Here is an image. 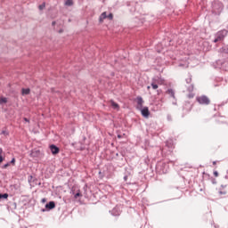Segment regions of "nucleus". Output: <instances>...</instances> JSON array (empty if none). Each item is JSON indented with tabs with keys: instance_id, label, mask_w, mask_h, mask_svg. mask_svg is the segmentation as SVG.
Here are the masks:
<instances>
[{
	"instance_id": "19",
	"label": "nucleus",
	"mask_w": 228,
	"mask_h": 228,
	"mask_svg": "<svg viewBox=\"0 0 228 228\" xmlns=\"http://www.w3.org/2000/svg\"><path fill=\"white\" fill-rule=\"evenodd\" d=\"M8 102V99L6 97L0 98V104H6Z\"/></svg>"
},
{
	"instance_id": "23",
	"label": "nucleus",
	"mask_w": 228,
	"mask_h": 228,
	"mask_svg": "<svg viewBox=\"0 0 228 228\" xmlns=\"http://www.w3.org/2000/svg\"><path fill=\"white\" fill-rule=\"evenodd\" d=\"M107 19L109 20H113V13H110L109 15H107Z\"/></svg>"
},
{
	"instance_id": "33",
	"label": "nucleus",
	"mask_w": 228,
	"mask_h": 228,
	"mask_svg": "<svg viewBox=\"0 0 228 228\" xmlns=\"http://www.w3.org/2000/svg\"><path fill=\"white\" fill-rule=\"evenodd\" d=\"M25 122H29V119H28L27 118H24Z\"/></svg>"
},
{
	"instance_id": "31",
	"label": "nucleus",
	"mask_w": 228,
	"mask_h": 228,
	"mask_svg": "<svg viewBox=\"0 0 228 228\" xmlns=\"http://www.w3.org/2000/svg\"><path fill=\"white\" fill-rule=\"evenodd\" d=\"M43 203H45V202H47V200L45 199V198H44V199H42V200H41Z\"/></svg>"
},
{
	"instance_id": "13",
	"label": "nucleus",
	"mask_w": 228,
	"mask_h": 228,
	"mask_svg": "<svg viewBox=\"0 0 228 228\" xmlns=\"http://www.w3.org/2000/svg\"><path fill=\"white\" fill-rule=\"evenodd\" d=\"M30 93H31V90L29 88H22L21 89L22 95H29Z\"/></svg>"
},
{
	"instance_id": "11",
	"label": "nucleus",
	"mask_w": 228,
	"mask_h": 228,
	"mask_svg": "<svg viewBox=\"0 0 228 228\" xmlns=\"http://www.w3.org/2000/svg\"><path fill=\"white\" fill-rule=\"evenodd\" d=\"M223 54H228V45H224L222 48L219 49Z\"/></svg>"
},
{
	"instance_id": "17",
	"label": "nucleus",
	"mask_w": 228,
	"mask_h": 228,
	"mask_svg": "<svg viewBox=\"0 0 228 228\" xmlns=\"http://www.w3.org/2000/svg\"><path fill=\"white\" fill-rule=\"evenodd\" d=\"M65 6H74V0H66Z\"/></svg>"
},
{
	"instance_id": "36",
	"label": "nucleus",
	"mask_w": 228,
	"mask_h": 228,
	"mask_svg": "<svg viewBox=\"0 0 228 228\" xmlns=\"http://www.w3.org/2000/svg\"><path fill=\"white\" fill-rule=\"evenodd\" d=\"M118 138H122V136L121 135H118Z\"/></svg>"
},
{
	"instance_id": "16",
	"label": "nucleus",
	"mask_w": 228,
	"mask_h": 228,
	"mask_svg": "<svg viewBox=\"0 0 228 228\" xmlns=\"http://www.w3.org/2000/svg\"><path fill=\"white\" fill-rule=\"evenodd\" d=\"M8 200V193H4V194L0 193V202L1 200Z\"/></svg>"
},
{
	"instance_id": "20",
	"label": "nucleus",
	"mask_w": 228,
	"mask_h": 228,
	"mask_svg": "<svg viewBox=\"0 0 228 228\" xmlns=\"http://www.w3.org/2000/svg\"><path fill=\"white\" fill-rule=\"evenodd\" d=\"M187 85H190L191 83V75H189V77L185 79Z\"/></svg>"
},
{
	"instance_id": "5",
	"label": "nucleus",
	"mask_w": 228,
	"mask_h": 228,
	"mask_svg": "<svg viewBox=\"0 0 228 228\" xmlns=\"http://www.w3.org/2000/svg\"><path fill=\"white\" fill-rule=\"evenodd\" d=\"M139 111H141V114L144 118H149V116L151 115V111H149V107H142L141 109H138Z\"/></svg>"
},
{
	"instance_id": "10",
	"label": "nucleus",
	"mask_w": 228,
	"mask_h": 228,
	"mask_svg": "<svg viewBox=\"0 0 228 228\" xmlns=\"http://www.w3.org/2000/svg\"><path fill=\"white\" fill-rule=\"evenodd\" d=\"M50 150L52 154H58L60 152V148H58V146L54 145V144H51L50 145Z\"/></svg>"
},
{
	"instance_id": "9",
	"label": "nucleus",
	"mask_w": 228,
	"mask_h": 228,
	"mask_svg": "<svg viewBox=\"0 0 228 228\" xmlns=\"http://www.w3.org/2000/svg\"><path fill=\"white\" fill-rule=\"evenodd\" d=\"M193 85L191 84L187 87V90L190 92V94H188L189 99H193V97H195V94L191 93L193 92Z\"/></svg>"
},
{
	"instance_id": "35",
	"label": "nucleus",
	"mask_w": 228,
	"mask_h": 228,
	"mask_svg": "<svg viewBox=\"0 0 228 228\" xmlns=\"http://www.w3.org/2000/svg\"><path fill=\"white\" fill-rule=\"evenodd\" d=\"M147 90H151V86H147Z\"/></svg>"
},
{
	"instance_id": "22",
	"label": "nucleus",
	"mask_w": 228,
	"mask_h": 228,
	"mask_svg": "<svg viewBox=\"0 0 228 228\" xmlns=\"http://www.w3.org/2000/svg\"><path fill=\"white\" fill-rule=\"evenodd\" d=\"M44 8H45V3H43L38 6L39 10H44Z\"/></svg>"
},
{
	"instance_id": "15",
	"label": "nucleus",
	"mask_w": 228,
	"mask_h": 228,
	"mask_svg": "<svg viewBox=\"0 0 228 228\" xmlns=\"http://www.w3.org/2000/svg\"><path fill=\"white\" fill-rule=\"evenodd\" d=\"M72 195H74V199H77L78 197H83L79 191L77 193H74V190L71 191Z\"/></svg>"
},
{
	"instance_id": "37",
	"label": "nucleus",
	"mask_w": 228,
	"mask_h": 228,
	"mask_svg": "<svg viewBox=\"0 0 228 228\" xmlns=\"http://www.w3.org/2000/svg\"><path fill=\"white\" fill-rule=\"evenodd\" d=\"M157 92H158V94H159L160 90H158Z\"/></svg>"
},
{
	"instance_id": "1",
	"label": "nucleus",
	"mask_w": 228,
	"mask_h": 228,
	"mask_svg": "<svg viewBox=\"0 0 228 228\" xmlns=\"http://www.w3.org/2000/svg\"><path fill=\"white\" fill-rule=\"evenodd\" d=\"M224 12V4L220 1L212 2V13L214 15H220Z\"/></svg>"
},
{
	"instance_id": "7",
	"label": "nucleus",
	"mask_w": 228,
	"mask_h": 228,
	"mask_svg": "<svg viewBox=\"0 0 228 228\" xmlns=\"http://www.w3.org/2000/svg\"><path fill=\"white\" fill-rule=\"evenodd\" d=\"M112 216H120V208L118 207H115L111 211H110Z\"/></svg>"
},
{
	"instance_id": "27",
	"label": "nucleus",
	"mask_w": 228,
	"mask_h": 228,
	"mask_svg": "<svg viewBox=\"0 0 228 228\" xmlns=\"http://www.w3.org/2000/svg\"><path fill=\"white\" fill-rule=\"evenodd\" d=\"M2 134L8 135V132H7L6 130H3V131H2Z\"/></svg>"
},
{
	"instance_id": "18",
	"label": "nucleus",
	"mask_w": 228,
	"mask_h": 228,
	"mask_svg": "<svg viewBox=\"0 0 228 228\" xmlns=\"http://www.w3.org/2000/svg\"><path fill=\"white\" fill-rule=\"evenodd\" d=\"M167 94H169L170 97L175 99V93L173 91V89H168Z\"/></svg>"
},
{
	"instance_id": "14",
	"label": "nucleus",
	"mask_w": 228,
	"mask_h": 228,
	"mask_svg": "<svg viewBox=\"0 0 228 228\" xmlns=\"http://www.w3.org/2000/svg\"><path fill=\"white\" fill-rule=\"evenodd\" d=\"M104 19H108V14L106 13V12H102V13L100 15L99 21H100V22H102V20H104Z\"/></svg>"
},
{
	"instance_id": "6",
	"label": "nucleus",
	"mask_w": 228,
	"mask_h": 228,
	"mask_svg": "<svg viewBox=\"0 0 228 228\" xmlns=\"http://www.w3.org/2000/svg\"><path fill=\"white\" fill-rule=\"evenodd\" d=\"M136 102H137V110H142V108H143V98H142V96H137Z\"/></svg>"
},
{
	"instance_id": "3",
	"label": "nucleus",
	"mask_w": 228,
	"mask_h": 228,
	"mask_svg": "<svg viewBox=\"0 0 228 228\" xmlns=\"http://www.w3.org/2000/svg\"><path fill=\"white\" fill-rule=\"evenodd\" d=\"M196 101L197 102H199V104H201L202 106H208V104L211 103V100H209L207 95L198 96L196 97Z\"/></svg>"
},
{
	"instance_id": "29",
	"label": "nucleus",
	"mask_w": 228,
	"mask_h": 228,
	"mask_svg": "<svg viewBox=\"0 0 228 228\" xmlns=\"http://www.w3.org/2000/svg\"><path fill=\"white\" fill-rule=\"evenodd\" d=\"M215 177H218V171H214Z\"/></svg>"
},
{
	"instance_id": "30",
	"label": "nucleus",
	"mask_w": 228,
	"mask_h": 228,
	"mask_svg": "<svg viewBox=\"0 0 228 228\" xmlns=\"http://www.w3.org/2000/svg\"><path fill=\"white\" fill-rule=\"evenodd\" d=\"M167 120H172V116H170V115H167Z\"/></svg>"
},
{
	"instance_id": "28",
	"label": "nucleus",
	"mask_w": 228,
	"mask_h": 228,
	"mask_svg": "<svg viewBox=\"0 0 228 228\" xmlns=\"http://www.w3.org/2000/svg\"><path fill=\"white\" fill-rule=\"evenodd\" d=\"M226 193H227V191H219L220 195H225Z\"/></svg>"
},
{
	"instance_id": "39",
	"label": "nucleus",
	"mask_w": 228,
	"mask_h": 228,
	"mask_svg": "<svg viewBox=\"0 0 228 228\" xmlns=\"http://www.w3.org/2000/svg\"><path fill=\"white\" fill-rule=\"evenodd\" d=\"M214 163V165L216 163V162H213Z\"/></svg>"
},
{
	"instance_id": "26",
	"label": "nucleus",
	"mask_w": 228,
	"mask_h": 228,
	"mask_svg": "<svg viewBox=\"0 0 228 228\" xmlns=\"http://www.w3.org/2000/svg\"><path fill=\"white\" fill-rule=\"evenodd\" d=\"M3 161H4V158L3 157V155H0V165L2 164Z\"/></svg>"
},
{
	"instance_id": "12",
	"label": "nucleus",
	"mask_w": 228,
	"mask_h": 228,
	"mask_svg": "<svg viewBox=\"0 0 228 228\" xmlns=\"http://www.w3.org/2000/svg\"><path fill=\"white\" fill-rule=\"evenodd\" d=\"M110 105L112 106L113 110H119L120 106L118 103L115 102V101L111 100L110 101Z\"/></svg>"
},
{
	"instance_id": "4",
	"label": "nucleus",
	"mask_w": 228,
	"mask_h": 228,
	"mask_svg": "<svg viewBox=\"0 0 228 228\" xmlns=\"http://www.w3.org/2000/svg\"><path fill=\"white\" fill-rule=\"evenodd\" d=\"M156 168L160 174H167L168 172V164L166 162H159Z\"/></svg>"
},
{
	"instance_id": "38",
	"label": "nucleus",
	"mask_w": 228,
	"mask_h": 228,
	"mask_svg": "<svg viewBox=\"0 0 228 228\" xmlns=\"http://www.w3.org/2000/svg\"><path fill=\"white\" fill-rule=\"evenodd\" d=\"M42 211H43V212H45V209H42Z\"/></svg>"
},
{
	"instance_id": "21",
	"label": "nucleus",
	"mask_w": 228,
	"mask_h": 228,
	"mask_svg": "<svg viewBox=\"0 0 228 228\" xmlns=\"http://www.w3.org/2000/svg\"><path fill=\"white\" fill-rule=\"evenodd\" d=\"M151 87L153 90H158V84H154V82L151 83Z\"/></svg>"
},
{
	"instance_id": "32",
	"label": "nucleus",
	"mask_w": 228,
	"mask_h": 228,
	"mask_svg": "<svg viewBox=\"0 0 228 228\" xmlns=\"http://www.w3.org/2000/svg\"><path fill=\"white\" fill-rule=\"evenodd\" d=\"M3 155V148H0V156Z\"/></svg>"
},
{
	"instance_id": "2",
	"label": "nucleus",
	"mask_w": 228,
	"mask_h": 228,
	"mask_svg": "<svg viewBox=\"0 0 228 228\" xmlns=\"http://www.w3.org/2000/svg\"><path fill=\"white\" fill-rule=\"evenodd\" d=\"M227 29H222L217 31L215 34V39L213 40L214 44H216L217 42H224V40H225V37H227Z\"/></svg>"
},
{
	"instance_id": "25",
	"label": "nucleus",
	"mask_w": 228,
	"mask_h": 228,
	"mask_svg": "<svg viewBox=\"0 0 228 228\" xmlns=\"http://www.w3.org/2000/svg\"><path fill=\"white\" fill-rule=\"evenodd\" d=\"M8 167H10V163L9 162H7L6 164H4L3 167H2V168H8Z\"/></svg>"
},
{
	"instance_id": "8",
	"label": "nucleus",
	"mask_w": 228,
	"mask_h": 228,
	"mask_svg": "<svg viewBox=\"0 0 228 228\" xmlns=\"http://www.w3.org/2000/svg\"><path fill=\"white\" fill-rule=\"evenodd\" d=\"M56 208V203L54 201H50L45 205V209L47 211H51V209H54Z\"/></svg>"
},
{
	"instance_id": "24",
	"label": "nucleus",
	"mask_w": 228,
	"mask_h": 228,
	"mask_svg": "<svg viewBox=\"0 0 228 228\" xmlns=\"http://www.w3.org/2000/svg\"><path fill=\"white\" fill-rule=\"evenodd\" d=\"M9 163H10V165L15 166V158H12Z\"/></svg>"
},
{
	"instance_id": "34",
	"label": "nucleus",
	"mask_w": 228,
	"mask_h": 228,
	"mask_svg": "<svg viewBox=\"0 0 228 228\" xmlns=\"http://www.w3.org/2000/svg\"><path fill=\"white\" fill-rule=\"evenodd\" d=\"M55 24H56V21L52 22V26H55Z\"/></svg>"
}]
</instances>
